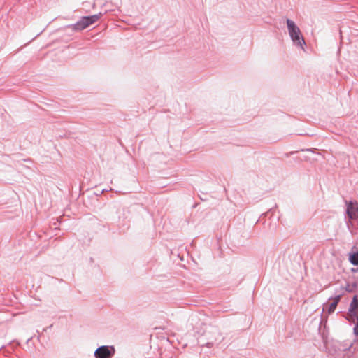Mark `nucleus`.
Masks as SVG:
<instances>
[{
  "mask_svg": "<svg viewBox=\"0 0 358 358\" xmlns=\"http://www.w3.org/2000/svg\"><path fill=\"white\" fill-rule=\"evenodd\" d=\"M357 287H358V283L356 282H354L351 284L349 282H346V285L345 287H343V286L340 287V288H343L344 289V293L346 292H349V293L355 292L357 290Z\"/></svg>",
  "mask_w": 358,
  "mask_h": 358,
  "instance_id": "obj_10",
  "label": "nucleus"
},
{
  "mask_svg": "<svg viewBox=\"0 0 358 358\" xmlns=\"http://www.w3.org/2000/svg\"><path fill=\"white\" fill-rule=\"evenodd\" d=\"M346 220L347 225L351 223L352 220L358 218V203H346Z\"/></svg>",
  "mask_w": 358,
  "mask_h": 358,
  "instance_id": "obj_5",
  "label": "nucleus"
},
{
  "mask_svg": "<svg viewBox=\"0 0 358 358\" xmlns=\"http://www.w3.org/2000/svg\"><path fill=\"white\" fill-rule=\"evenodd\" d=\"M101 16L102 13L101 12L92 15L83 16L77 22L71 26L75 31H81L95 23Z\"/></svg>",
  "mask_w": 358,
  "mask_h": 358,
  "instance_id": "obj_2",
  "label": "nucleus"
},
{
  "mask_svg": "<svg viewBox=\"0 0 358 358\" xmlns=\"http://www.w3.org/2000/svg\"><path fill=\"white\" fill-rule=\"evenodd\" d=\"M302 151H304V150H302ZM305 151H307V152H313V150H312V149H311V148L306 149V150H305Z\"/></svg>",
  "mask_w": 358,
  "mask_h": 358,
  "instance_id": "obj_15",
  "label": "nucleus"
},
{
  "mask_svg": "<svg viewBox=\"0 0 358 358\" xmlns=\"http://www.w3.org/2000/svg\"><path fill=\"white\" fill-rule=\"evenodd\" d=\"M344 289L343 288H338L335 290V295L329 298V300H332L333 302L338 303L341 299V297L344 295Z\"/></svg>",
  "mask_w": 358,
  "mask_h": 358,
  "instance_id": "obj_9",
  "label": "nucleus"
},
{
  "mask_svg": "<svg viewBox=\"0 0 358 358\" xmlns=\"http://www.w3.org/2000/svg\"><path fill=\"white\" fill-rule=\"evenodd\" d=\"M354 248L355 247H353L348 254V261L352 265L358 266V249L354 251Z\"/></svg>",
  "mask_w": 358,
  "mask_h": 358,
  "instance_id": "obj_8",
  "label": "nucleus"
},
{
  "mask_svg": "<svg viewBox=\"0 0 358 358\" xmlns=\"http://www.w3.org/2000/svg\"><path fill=\"white\" fill-rule=\"evenodd\" d=\"M210 334H213L214 337L208 338V341L206 343H202L201 346H206L208 348H211L217 342H220L222 339L220 338L221 335L220 334L219 330L217 327H211L210 329L206 332Z\"/></svg>",
  "mask_w": 358,
  "mask_h": 358,
  "instance_id": "obj_6",
  "label": "nucleus"
},
{
  "mask_svg": "<svg viewBox=\"0 0 358 358\" xmlns=\"http://www.w3.org/2000/svg\"><path fill=\"white\" fill-rule=\"evenodd\" d=\"M349 318L348 320L350 322H352L353 323H358V315H357V310H355V315H348Z\"/></svg>",
  "mask_w": 358,
  "mask_h": 358,
  "instance_id": "obj_12",
  "label": "nucleus"
},
{
  "mask_svg": "<svg viewBox=\"0 0 358 358\" xmlns=\"http://www.w3.org/2000/svg\"><path fill=\"white\" fill-rule=\"evenodd\" d=\"M351 272L352 273H358V266L356 267V268H351Z\"/></svg>",
  "mask_w": 358,
  "mask_h": 358,
  "instance_id": "obj_14",
  "label": "nucleus"
},
{
  "mask_svg": "<svg viewBox=\"0 0 358 358\" xmlns=\"http://www.w3.org/2000/svg\"><path fill=\"white\" fill-rule=\"evenodd\" d=\"M353 333L355 336H358V322L355 323V327L353 328Z\"/></svg>",
  "mask_w": 358,
  "mask_h": 358,
  "instance_id": "obj_13",
  "label": "nucleus"
},
{
  "mask_svg": "<svg viewBox=\"0 0 358 358\" xmlns=\"http://www.w3.org/2000/svg\"><path fill=\"white\" fill-rule=\"evenodd\" d=\"M197 204H198V203H196L192 206V208H195L197 206Z\"/></svg>",
  "mask_w": 358,
  "mask_h": 358,
  "instance_id": "obj_16",
  "label": "nucleus"
},
{
  "mask_svg": "<svg viewBox=\"0 0 358 358\" xmlns=\"http://www.w3.org/2000/svg\"><path fill=\"white\" fill-rule=\"evenodd\" d=\"M333 347L336 350L340 352H348L353 354L358 350V338H355L354 342H352L350 340H345L343 341H336L334 342Z\"/></svg>",
  "mask_w": 358,
  "mask_h": 358,
  "instance_id": "obj_3",
  "label": "nucleus"
},
{
  "mask_svg": "<svg viewBox=\"0 0 358 358\" xmlns=\"http://www.w3.org/2000/svg\"><path fill=\"white\" fill-rule=\"evenodd\" d=\"M270 210L273 211V208H271Z\"/></svg>",
  "mask_w": 358,
  "mask_h": 358,
  "instance_id": "obj_17",
  "label": "nucleus"
},
{
  "mask_svg": "<svg viewBox=\"0 0 358 358\" xmlns=\"http://www.w3.org/2000/svg\"><path fill=\"white\" fill-rule=\"evenodd\" d=\"M115 350L112 345H101L96 348L94 352L95 358H112L115 355Z\"/></svg>",
  "mask_w": 358,
  "mask_h": 358,
  "instance_id": "obj_4",
  "label": "nucleus"
},
{
  "mask_svg": "<svg viewBox=\"0 0 358 358\" xmlns=\"http://www.w3.org/2000/svg\"><path fill=\"white\" fill-rule=\"evenodd\" d=\"M286 23L289 35L294 45L305 50L306 41L299 27L293 20L289 18L286 20Z\"/></svg>",
  "mask_w": 358,
  "mask_h": 358,
  "instance_id": "obj_1",
  "label": "nucleus"
},
{
  "mask_svg": "<svg viewBox=\"0 0 358 358\" xmlns=\"http://www.w3.org/2000/svg\"><path fill=\"white\" fill-rule=\"evenodd\" d=\"M358 308V295L355 294L353 296L351 303L350 304V307L348 308V315H355V310H357Z\"/></svg>",
  "mask_w": 358,
  "mask_h": 358,
  "instance_id": "obj_7",
  "label": "nucleus"
},
{
  "mask_svg": "<svg viewBox=\"0 0 358 358\" xmlns=\"http://www.w3.org/2000/svg\"><path fill=\"white\" fill-rule=\"evenodd\" d=\"M357 315H358V311H357Z\"/></svg>",
  "mask_w": 358,
  "mask_h": 358,
  "instance_id": "obj_18",
  "label": "nucleus"
},
{
  "mask_svg": "<svg viewBox=\"0 0 358 358\" xmlns=\"http://www.w3.org/2000/svg\"><path fill=\"white\" fill-rule=\"evenodd\" d=\"M337 305H338L337 303L332 301L330 304H329V306L327 308V313L329 314L333 313L335 311V310L337 307Z\"/></svg>",
  "mask_w": 358,
  "mask_h": 358,
  "instance_id": "obj_11",
  "label": "nucleus"
}]
</instances>
